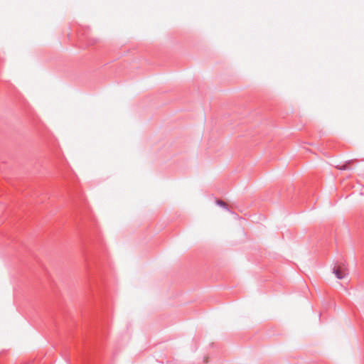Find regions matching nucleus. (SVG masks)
Returning a JSON list of instances; mask_svg holds the SVG:
<instances>
[{
	"label": "nucleus",
	"mask_w": 364,
	"mask_h": 364,
	"mask_svg": "<svg viewBox=\"0 0 364 364\" xmlns=\"http://www.w3.org/2000/svg\"><path fill=\"white\" fill-rule=\"evenodd\" d=\"M333 273L338 279H342L348 274V271L344 263H337L333 268Z\"/></svg>",
	"instance_id": "1"
},
{
	"label": "nucleus",
	"mask_w": 364,
	"mask_h": 364,
	"mask_svg": "<svg viewBox=\"0 0 364 364\" xmlns=\"http://www.w3.org/2000/svg\"><path fill=\"white\" fill-rule=\"evenodd\" d=\"M339 168L341 170H345V169H346V165H343V166H341Z\"/></svg>",
	"instance_id": "3"
},
{
	"label": "nucleus",
	"mask_w": 364,
	"mask_h": 364,
	"mask_svg": "<svg viewBox=\"0 0 364 364\" xmlns=\"http://www.w3.org/2000/svg\"><path fill=\"white\" fill-rule=\"evenodd\" d=\"M217 204L219 205L220 206L223 207V208H227L228 205L226 203H225L224 201L221 200H217Z\"/></svg>",
	"instance_id": "2"
}]
</instances>
